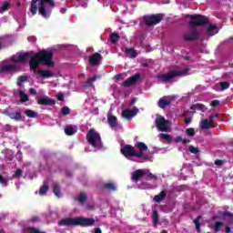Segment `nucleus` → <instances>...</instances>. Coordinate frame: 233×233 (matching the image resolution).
<instances>
[{"label": "nucleus", "mask_w": 233, "mask_h": 233, "mask_svg": "<svg viewBox=\"0 0 233 233\" xmlns=\"http://www.w3.org/2000/svg\"><path fill=\"white\" fill-rule=\"evenodd\" d=\"M54 54L52 51H41L35 55L31 53H17L12 56L13 63H25V61H29V66L31 70H35L39 65H46V66H54Z\"/></svg>", "instance_id": "nucleus-1"}, {"label": "nucleus", "mask_w": 233, "mask_h": 233, "mask_svg": "<svg viewBox=\"0 0 233 233\" xmlns=\"http://www.w3.org/2000/svg\"><path fill=\"white\" fill-rule=\"evenodd\" d=\"M47 5H49L51 8H54V0H32L30 8L32 15H35L37 10H39V14L42 15L43 17H48L51 11L48 9Z\"/></svg>", "instance_id": "nucleus-2"}, {"label": "nucleus", "mask_w": 233, "mask_h": 233, "mask_svg": "<svg viewBox=\"0 0 233 233\" xmlns=\"http://www.w3.org/2000/svg\"><path fill=\"white\" fill-rule=\"evenodd\" d=\"M96 223L94 218H86L83 217L66 218L58 222L59 227H92Z\"/></svg>", "instance_id": "nucleus-3"}, {"label": "nucleus", "mask_w": 233, "mask_h": 233, "mask_svg": "<svg viewBox=\"0 0 233 233\" xmlns=\"http://www.w3.org/2000/svg\"><path fill=\"white\" fill-rule=\"evenodd\" d=\"M86 139L91 147L94 148H101V136L96 131V129H90L87 132Z\"/></svg>", "instance_id": "nucleus-4"}, {"label": "nucleus", "mask_w": 233, "mask_h": 233, "mask_svg": "<svg viewBox=\"0 0 233 233\" xmlns=\"http://www.w3.org/2000/svg\"><path fill=\"white\" fill-rule=\"evenodd\" d=\"M188 75V69L185 70H171L167 74H164L159 77L160 81L163 83H168L171 79H174V77H182V76Z\"/></svg>", "instance_id": "nucleus-5"}, {"label": "nucleus", "mask_w": 233, "mask_h": 233, "mask_svg": "<svg viewBox=\"0 0 233 233\" xmlns=\"http://www.w3.org/2000/svg\"><path fill=\"white\" fill-rule=\"evenodd\" d=\"M155 123L158 132H170L172 123L169 120L165 119V117L161 116H157Z\"/></svg>", "instance_id": "nucleus-6"}, {"label": "nucleus", "mask_w": 233, "mask_h": 233, "mask_svg": "<svg viewBox=\"0 0 233 233\" xmlns=\"http://www.w3.org/2000/svg\"><path fill=\"white\" fill-rule=\"evenodd\" d=\"M184 41L192 42L199 39V32L196 27L189 26V28L183 35Z\"/></svg>", "instance_id": "nucleus-7"}, {"label": "nucleus", "mask_w": 233, "mask_h": 233, "mask_svg": "<svg viewBox=\"0 0 233 233\" xmlns=\"http://www.w3.org/2000/svg\"><path fill=\"white\" fill-rule=\"evenodd\" d=\"M163 14H157V15H152L144 17V21L147 26H152L154 25H157L158 23H161L163 20Z\"/></svg>", "instance_id": "nucleus-8"}, {"label": "nucleus", "mask_w": 233, "mask_h": 233, "mask_svg": "<svg viewBox=\"0 0 233 233\" xmlns=\"http://www.w3.org/2000/svg\"><path fill=\"white\" fill-rule=\"evenodd\" d=\"M207 17L201 15H191V20L189 21V26H201L202 25H206Z\"/></svg>", "instance_id": "nucleus-9"}, {"label": "nucleus", "mask_w": 233, "mask_h": 233, "mask_svg": "<svg viewBox=\"0 0 233 233\" xmlns=\"http://www.w3.org/2000/svg\"><path fill=\"white\" fill-rule=\"evenodd\" d=\"M137 151H135V157H142V159H148V156L145 155L147 150H148V147H147L145 143H137Z\"/></svg>", "instance_id": "nucleus-10"}, {"label": "nucleus", "mask_w": 233, "mask_h": 233, "mask_svg": "<svg viewBox=\"0 0 233 233\" xmlns=\"http://www.w3.org/2000/svg\"><path fill=\"white\" fill-rule=\"evenodd\" d=\"M216 117H218V115H211L209 116L208 119H203L200 122V128H202V130H208L209 128H214V119H216Z\"/></svg>", "instance_id": "nucleus-11"}, {"label": "nucleus", "mask_w": 233, "mask_h": 233, "mask_svg": "<svg viewBox=\"0 0 233 233\" xmlns=\"http://www.w3.org/2000/svg\"><path fill=\"white\" fill-rule=\"evenodd\" d=\"M139 112V109L137 107L126 108L122 111V117L124 119H132V117H135V116H137V113Z\"/></svg>", "instance_id": "nucleus-12"}, {"label": "nucleus", "mask_w": 233, "mask_h": 233, "mask_svg": "<svg viewBox=\"0 0 233 233\" xmlns=\"http://www.w3.org/2000/svg\"><path fill=\"white\" fill-rule=\"evenodd\" d=\"M121 154L126 157H136V149L130 145H126L121 148Z\"/></svg>", "instance_id": "nucleus-13"}, {"label": "nucleus", "mask_w": 233, "mask_h": 233, "mask_svg": "<svg viewBox=\"0 0 233 233\" xmlns=\"http://www.w3.org/2000/svg\"><path fill=\"white\" fill-rule=\"evenodd\" d=\"M107 121H108L110 127L113 130H119L122 128L121 125H119V123H117V117H116V116L109 114L107 116Z\"/></svg>", "instance_id": "nucleus-14"}, {"label": "nucleus", "mask_w": 233, "mask_h": 233, "mask_svg": "<svg viewBox=\"0 0 233 233\" xmlns=\"http://www.w3.org/2000/svg\"><path fill=\"white\" fill-rule=\"evenodd\" d=\"M147 176V169H137L132 173V181H139L142 177Z\"/></svg>", "instance_id": "nucleus-15"}, {"label": "nucleus", "mask_w": 233, "mask_h": 233, "mask_svg": "<svg viewBox=\"0 0 233 233\" xmlns=\"http://www.w3.org/2000/svg\"><path fill=\"white\" fill-rule=\"evenodd\" d=\"M141 77L139 75H135L133 76H130L126 81L122 83V86H132V85H136L137 83V80Z\"/></svg>", "instance_id": "nucleus-16"}, {"label": "nucleus", "mask_w": 233, "mask_h": 233, "mask_svg": "<svg viewBox=\"0 0 233 233\" xmlns=\"http://www.w3.org/2000/svg\"><path fill=\"white\" fill-rule=\"evenodd\" d=\"M101 54L95 53L89 57V63L92 66H96L101 63Z\"/></svg>", "instance_id": "nucleus-17"}, {"label": "nucleus", "mask_w": 233, "mask_h": 233, "mask_svg": "<svg viewBox=\"0 0 233 233\" xmlns=\"http://www.w3.org/2000/svg\"><path fill=\"white\" fill-rule=\"evenodd\" d=\"M38 105H56V101L53 99H50L49 97H43L40 96L37 98Z\"/></svg>", "instance_id": "nucleus-18"}, {"label": "nucleus", "mask_w": 233, "mask_h": 233, "mask_svg": "<svg viewBox=\"0 0 233 233\" xmlns=\"http://www.w3.org/2000/svg\"><path fill=\"white\" fill-rule=\"evenodd\" d=\"M218 32H219V29L218 28L217 25H209L206 34L207 35L212 36V35H216Z\"/></svg>", "instance_id": "nucleus-19"}, {"label": "nucleus", "mask_w": 233, "mask_h": 233, "mask_svg": "<svg viewBox=\"0 0 233 233\" xmlns=\"http://www.w3.org/2000/svg\"><path fill=\"white\" fill-rule=\"evenodd\" d=\"M3 72H17L19 66L16 65H5L2 66Z\"/></svg>", "instance_id": "nucleus-20"}, {"label": "nucleus", "mask_w": 233, "mask_h": 233, "mask_svg": "<svg viewBox=\"0 0 233 233\" xmlns=\"http://www.w3.org/2000/svg\"><path fill=\"white\" fill-rule=\"evenodd\" d=\"M172 102V98H168L167 96H164L159 99L158 101V106L160 108H165L166 106H168V104Z\"/></svg>", "instance_id": "nucleus-21"}, {"label": "nucleus", "mask_w": 233, "mask_h": 233, "mask_svg": "<svg viewBox=\"0 0 233 233\" xmlns=\"http://www.w3.org/2000/svg\"><path fill=\"white\" fill-rule=\"evenodd\" d=\"M158 138H159V141H161L162 143L164 141H167V143H171V141H172V136H170L168 134H165V133H160L158 135Z\"/></svg>", "instance_id": "nucleus-22"}, {"label": "nucleus", "mask_w": 233, "mask_h": 233, "mask_svg": "<svg viewBox=\"0 0 233 233\" xmlns=\"http://www.w3.org/2000/svg\"><path fill=\"white\" fill-rule=\"evenodd\" d=\"M165 198H167V192L161 191L158 195L154 197V201H156V203H161Z\"/></svg>", "instance_id": "nucleus-23"}, {"label": "nucleus", "mask_w": 233, "mask_h": 233, "mask_svg": "<svg viewBox=\"0 0 233 233\" xmlns=\"http://www.w3.org/2000/svg\"><path fill=\"white\" fill-rule=\"evenodd\" d=\"M38 74L41 77L44 78L54 77V73L48 70H40L38 71Z\"/></svg>", "instance_id": "nucleus-24"}, {"label": "nucleus", "mask_w": 233, "mask_h": 233, "mask_svg": "<svg viewBox=\"0 0 233 233\" xmlns=\"http://www.w3.org/2000/svg\"><path fill=\"white\" fill-rule=\"evenodd\" d=\"M76 132V127L74 126H67L65 127V134H66V136H74Z\"/></svg>", "instance_id": "nucleus-25"}, {"label": "nucleus", "mask_w": 233, "mask_h": 233, "mask_svg": "<svg viewBox=\"0 0 233 233\" xmlns=\"http://www.w3.org/2000/svg\"><path fill=\"white\" fill-rule=\"evenodd\" d=\"M103 187L106 188V190H110L111 192H116V190H117L116 184L112 182L104 184Z\"/></svg>", "instance_id": "nucleus-26"}, {"label": "nucleus", "mask_w": 233, "mask_h": 233, "mask_svg": "<svg viewBox=\"0 0 233 233\" xmlns=\"http://www.w3.org/2000/svg\"><path fill=\"white\" fill-rule=\"evenodd\" d=\"M125 52L126 54H128L129 57L131 58L137 57V51H136L134 48H127Z\"/></svg>", "instance_id": "nucleus-27"}, {"label": "nucleus", "mask_w": 233, "mask_h": 233, "mask_svg": "<svg viewBox=\"0 0 233 233\" xmlns=\"http://www.w3.org/2000/svg\"><path fill=\"white\" fill-rule=\"evenodd\" d=\"M7 10H10V3L4 2L0 6V14H5V12H7Z\"/></svg>", "instance_id": "nucleus-28"}, {"label": "nucleus", "mask_w": 233, "mask_h": 233, "mask_svg": "<svg viewBox=\"0 0 233 233\" xmlns=\"http://www.w3.org/2000/svg\"><path fill=\"white\" fill-rule=\"evenodd\" d=\"M7 116L11 118V119H15V121H19L21 120V113L16 112V113H7Z\"/></svg>", "instance_id": "nucleus-29"}, {"label": "nucleus", "mask_w": 233, "mask_h": 233, "mask_svg": "<svg viewBox=\"0 0 233 233\" xmlns=\"http://www.w3.org/2000/svg\"><path fill=\"white\" fill-rule=\"evenodd\" d=\"M24 233H46V232L41 231L35 228H27L24 229Z\"/></svg>", "instance_id": "nucleus-30"}, {"label": "nucleus", "mask_w": 233, "mask_h": 233, "mask_svg": "<svg viewBox=\"0 0 233 233\" xmlns=\"http://www.w3.org/2000/svg\"><path fill=\"white\" fill-rule=\"evenodd\" d=\"M54 194L56 198H61V187L58 184H54Z\"/></svg>", "instance_id": "nucleus-31"}, {"label": "nucleus", "mask_w": 233, "mask_h": 233, "mask_svg": "<svg viewBox=\"0 0 233 233\" xmlns=\"http://www.w3.org/2000/svg\"><path fill=\"white\" fill-rule=\"evenodd\" d=\"M146 179L151 180V181H157V177L156 175L150 173V171L147 170L146 173Z\"/></svg>", "instance_id": "nucleus-32"}, {"label": "nucleus", "mask_w": 233, "mask_h": 233, "mask_svg": "<svg viewBox=\"0 0 233 233\" xmlns=\"http://www.w3.org/2000/svg\"><path fill=\"white\" fill-rule=\"evenodd\" d=\"M76 201H78V203H85V201H86V194L85 193H80L77 197H76Z\"/></svg>", "instance_id": "nucleus-33"}, {"label": "nucleus", "mask_w": 233, "mask_h": 233, "mask_svg": "<svg viewBox=\"0 0 233 233\" xmlns=\"http://www.w3.org/2000/svg\"><path fill=\"white\" fill-rule=\"evenodd\" d=\"M24 114H25V116L27 117H37V113L34 110H30V109H26Z\"/></svg>", "instance_id": "nucleus-34"}, {"label": "nucleus", "mask_w": 233, "mask_h": 233, "mask_svg": "<svg viewBox=\"0 0 233 233\" xmlns=\"http://www.w3.org/2000/svg\"><path fill=\"white\" fill-rule=\"evenodd\" d=\"M218 86H220L219 90H221V91L227 90V88H229L230 83H228V82H220L218 84Z\"/></svg>", "instance_id": "nucleus-35"}, {"label": "nucleus", "mask_w": 233, "mask_h": 233, "mask_svg": "<svg viewBox=\"0 0 233 233\" xmlns=\"http://www.w3.org/2000/svg\"><path fill=\"white\" fill-rule=\"evenodd\" d=\"M110 39H111V42L112 43H117L119 41V34H116V33H113L111 35H110Z\"/></svg>", "instance_id": "nucleus-36"}, {"label": "nucleus", "mask_w": 233, "mask_h": 233, "mask_svg": "<svg viewBox=\"0 0 233 233\" xmlns=\"http://www.w3.org/2000/svg\"><path fill=\"white\" fill-rule=\"evenodd\" d=\"M46 192H48L47 185H44L43 187H40V189H39L40 196H45V194H46Z\"/></svg>", "instance_id": "nucleus-37"}, {"label": "nucleus", "mask_w": 233, "mask_h": 233, "mask_svg": "<svg viewBox=\"0 0 233 233\" xmlns=\"http://www.w3.org/2000/svg\"><path fill=\"white\" fill-rule=\"evenodd\" d=\"M193 108H196L197 110H201L202 112H205V110H207V107L203 104H196L193 106Z\"/></svg>", "instance_id": "nucleus-38"}, {"label": "nucleus", "mask_w": 233, "mask_h": 233, "mask_svg": "<svg viewBox=\"0 0 233 233\" xmlns=\"http://www.w3.org/2000/svg\"><path fill=\"white\" fill-rule=\"evenodd\" d=\"M152 219H153L154 225H156L157 221H159V214L157 213V211L153 212Z\"/></svg>", "instance_id": "nucleus-39"}, {"label": "nucleus", "mask_w": 233, "mask_h": 233, "mask_svg": "<svg viewBox=\"0 0 233 233\" xmlns=\"http://www.w3.org/2000/svg\"><path fill=\"white\" fill-rule=\"evenodd\" d=\"M199 219H201V217H198V218H195V220H194L195 227H196L198 232H199V230H201V224H199Z\"/></svg>", "instance_id": "nucleus-40"}, {"label": "nucleus", "mask_w": 233, "mask_h": 233, "mask_svg": "<svg viewBox=\"0 0 233 233\" xmlns=\"http://www.w3.org/2000/svg\"><path fill=\"white\" fill-rule=\"evenodd\" d=\"M19 95H20L22 103H26V101H28V96L25 94L23 91H20Z\"/></svg>", "instance_id": "nucleus-41"}, {"label": "nucleus", "mask_w": 233, "mask_h": 233, "mask_svg": "<svg viewBox=\"0 0 233 233\" xmlns=\"http://www.w3.org/2000/svg\"><path fill=\"white\" fill-rule=\"evenodd\" d=\"M222 227H223V222H216L214 226L215 232H219Z\"/></svg>", "instance_id": "nucleus-42"}, {"label": "nucleus", "mask_w": 233, "mask_h": 233, "mask_svg": "<svg viewBox=\"0 0 233 233\" xmlns=\"http://www.w3.org/2000/svg\"><path fill=\"white\" fill-rule=\"evenodd\" d=\"M96 79H97V76H95L91 78H89L86 82V86H92V85L94 84V81H96Z\"/></svg>", "instance_id": "nucleus-43"}, {"label": "nucleus", "mask_w": 233, "mask_h": 233, "mask_svg": "<svg viewBox=\"0 0 233 233\" xmlns=\"http://www.w3.org/2000/svg\"><path fill=\"white\" fill-rule=\"evenodd\" d=\"M186 134H187V136L193 137V136H196V131L194 130V128L189 127L186 130Z\"/></svg>", "instance_id": "nucleus-44"}, {"label": "nucleus", "mask_w": 233, "mask_h": 233, "mask_svg": "<svg viewBox=\"0 0 233 233\" xmlns=\"http://www.w3.org/2000/svg\"><path fill=\"white\" fill-rule=\"evenodd\" d=\"M61 113L63 116H68V114H70V108H68V106H64L61 109Z\"/></svg>", "instance_id": "nucleus-45"}, {"label": "nucleus", "mask_w": 233, "mask_h": 233, "mask_svg": "<svg viewBox=\"0 0 233 233\" xmlns=\"http://www.w3.org/2000/svg\"><path fill=\"white\" fill-rule=\"evenodd\" d=\"M0 184L5 185L6 187V185H8V179L0 175Z\"/></svg>", "instance_id": "nucleus-46"}, {"label": "nucleus", "mask_w": 233, "mask_h": 233, "mask_svg": "<svg viewBox=\"0 0 233 233\" xmlns=\"http://www.w3.org/2000/svg\"><path fill=\"white\" fill-rule=\"evenodd\" d=\"M26 79H27L26 76H19L18 82H17L18 86H21V85H23V83H25Z\"/></svg>", "instance_id": "nucleus-47"}, {"label": "nucleus", "mask_w": 233, "mask_h": 233, "mask_svg": "<svg viewBox=\"0 0 233 233\" xmlns=\"http://www.w3.org/2000/svg\"><path fill=\"white\" fill-rule=\"evenodd\" d=\"M189 151L191 152V154H198V152H199V149L198 147H194L193 146H190Z\"/></svg>", "instance_id": "nucleus-48"}, {"label": "nucleus", "mask_w": 233, "mask_h": 233, "mask_svg": "<svg viewBox=\"0 0 233 233\" xmlns=\"http://www.w3.org/2000/svg\"><path fill=\"white\" fill-rule=\"evenodd\" d=\"M22 174H23V170H21V169L18 168V169H16L15 172V177H21Z\"/></svg>", "instance_id": "nucleus-49"}, {"label": "nucleus", "mask_w": 233, "mask_h": 233, "mask_svg": "<svg viewBox=\"0 0 233 233\" xmlns=\"http://www.w3.org/2000/svg\"><path fill=\"white\" fill-rule=\"evenodd\" d=\"M174 143H182L183 141V137H176L174 139H173Z\"/></svg>", "instance_id": "nucleus-50"}, {"label": "nucleus", "mask_w": 233, "mask_h": 233, "mask_svg": "<svg viewBox=\"0 0 233 233\" xmlns=\"http://www.w3.org/2000/svg\"><path fill=\"white\" fill-rule=\"evenodd\" d=\"M224 218H230V219H233V215L230 212H224L223 213Z\"/></svg>", "instance_id": "nucleus-51"}, {"label": "nucleus", "mask_w": 233, "mask_h": 233, "mask_svg": "<svg viewBox=\"0 0 233 233\" xmlns=\"http://www.w3.org/2000/svg\"><path fill=\"white\" fill-rule=\"evenodd\" d=\"M115 78L117 81H119V79H125V75H123V74L116 75V76H115Z\"/></svg>", "instance_id": "nucleus-52"}, {"label": "nucleus", "mask_w": 233, "mask_h": 233, "mask_svg": "<svg viewBox=\"0 0 233 233\" xmlns=\"http://www.w3.org/2000/svg\"><path fill=\"white\" fill-rule=\"evenodd\" d=\"M37 221H39V217H33V218L30 219V222H31V223H37Z\"/></svg>", "instance_id": "nucleus-53"}, {"label": "nucleus", "mask_w": 233, "mask_h": 233, "mask_svg": "<svg viewBox=\"0 0 233 233\" xmlns=\"http://www.w3.org/2000/svg\"><path fill=\"white\" fill-rule=\"evenodd\" d=\"M211 106H219V102L218 100H213L210 104Z\"/></svg>", "instance_id": "nucleus-54"}, {"label": "nucleus", "mask_w": 233, "mask_h": 233, "mask_svg": "<svg viewBox=\"0 0 233 233\" xmlns=\"http://www.w3.org/2000/svg\"><path fill=\"white\" fill-rule=\"evenodd\" d=\"M57 99L58 101H63V99H65V96L63 95V93H59L57 95Z\"/></svg>", "instance_id": "nucleus-55"}, {"label": "nucleus", "mask_w": 233, "mask_h": 233, "mask_svg": "<svg viewBox=\"0 0 233 233\" xmlns=\"http://www.w3.org/2000/svg\"><path fill=\"white\" fill-rule=\"evenodd\" d=\"M188 143H190V140L187 138H182V144L183 145H188Z\"/></svg>", "instance_id": "nucleus-56"}, {"label": "nucleus", "mask_w": 233, "mask_h": 233, "mask_svg": "<svg viewBox=\"0 0 233 233\" xmlns=\"http://www.w3.org/2000/svg\"><path fill=\"white\" fill-rule=\"evenodd\" d=\"M30 94H32L33 96H35L37 94V91L35 88H30L29 89Z\"/></svg>", "instance_id": "nucleus-57"}, {"label": "nucleus", "mask_w": 233, "mask_h": 233, "mask_svg": "<svg viewBox=\"0 0 233 233\" xmlns=\"http://www.w3.org/2000/svg\"><path fill=\"white\" fill-rule=\"evenodd\" d=\"M191 122H192V118H190V117L185 118V124H186V125H188V124L191 123Z\"/></svg>", "instance_id": "nucleus-58"}, {"label": "nucleus", "mask_w": 233, "mask_h": 233, "mask_svg": "<svg viewBox=\"0 0 233 233\" xmlns=\"http://www.w3.org/2000/svg\"><path fill=\"white\" fill-rule=\"evenodd\" d=\"M215 165L221 166V165H223V161L222 160H217V161H215Z\"/></svg>", "instance_id": "nucleus-59"}, {"label": "nucleus", "mask_w": 233, "mask_h": 233, "mask_svg": "<svg viewBox=\"0 0 233 233\" xmlns=\"http://www.w3.org/2000/svg\"><path fill=\"white\" fill-rule=\"evenodd\" d=\"M94 233H102L101 228H95Z\"/></svg>", "instance_id": "nucleus-60"}, {"label": "nucleus", "mask_w": 233, "mask_h": 233, "mask_svg": "<svg viewBox=\"0 0 233 233\" xmlns=\"http://www.w3.org/2000/svg\"><path fill=\"white\" fill-rule=\"evenodd\" d=\"M226 232L227 233L232 232V229H230V227H226Z\"/></svg>", "instance_id": "nucleus-61"}, {"label": "nucleus", "mask_w": 233, "mask_h": 233, "mask_svg": "<svg viewBox=\"0 0 233 233\" xmlns=\"http://www.w3.org/2000/svg\"><path fill=\"white\" fill-rule=\"evenodd\" d=\"M136 101H137V99L133 98V99L130 101V105H134V103H136Z\"/></svg>", "instance_id": "nucleus-62"}, {"label": "nucleus", "mask_w": 233, "mask_h": 233, "mask_svg": "<svg viewBox=\"0 0 233 233\" xmlns=\"http://www.w3.org/2000/svg\"><path fill=\"white\" fill-rule=\"evenodd\" d=\"M62 14H65V9H61Z\"/></svg>", "instance_id": "nucleus-63"}, {"label": "nucleus", "mask_w": 233, "mask_h": 233, "mask_svg": "<svg viewBox=\"0 0 233 233\" xmlns=\"http://www.w3.org/2000/svg\"><path fill=\"white\" fill-rule=\"evenodd\" d=\"M162 233H167V231H162Z\"/></svg>", "instance_id": "nucleus-64"}]
</instances>
